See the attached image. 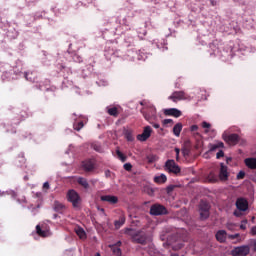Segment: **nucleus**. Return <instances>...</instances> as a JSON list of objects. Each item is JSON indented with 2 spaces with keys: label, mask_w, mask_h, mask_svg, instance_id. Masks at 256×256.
<instances>
[{
  "label": "nucleus",
  "mask_w": 256,
  "mask_h": 256,
  "mask_svg": "<svg viewBox=\"0 0 256 256\" xmlns=\"http://www.w3.org/2000/svg\"><path fill=\"white\" fill-rule=\"evenodd\" d=\"M181 131H183V124L177 123L173 128L175 137H179V135H181Z\"/></svg>",
  "instance_id": "21"
},
{
  "label": "nucleus",
  "mask_w": 256,
  "mask_h": 256,
  "mask_svg": "<svg viewBox=\"0 0 256 256\" xmlns=\"http://www.w3.org/2000/svg\"><path fill=\"white\" fill-rule=\"evenodd\" d=\"M74 231L79 239H87V233H85V230L81 226H76Z\"/></svg>",
  "instance_id": "18"
},
{
  "label": "nucleus",
  "mask_w": 256,
  "mask_h": 256,
  "mask_svg": "<svg viewBox=\"0 0 256 256\" xmlns=\"http://www.w3.org/2000/svg\"><path fill=\"white\" fill-rule=\"evenodd\" d=\"M26 79H29V78H27V74H26Z\"/></svg>",
  "instance_id": "55"
},
{
  "label": "nucleus",
  "mask_w": 256,
  "mask_h": 256,
  "mask_svg": "<svg viewBox=\"0 0 256 256\" xmlns=\"http://www.w3.org/2000/svg\"><path fill=\"white\" fill-rule=\"evenodd\" d=\"M126 235H129L131 238L134 239V241H138V243H143V240L137 238L139 236V232L134 229L127 228L125 229Z\"/></svg>",
  "instance_id": "11"
},
{
  "label": "nucleus",
  "mask_w": 256,
  "mask_h": 256,
  "mask_svg": "<svg viewBox=\"0 0 256 256\" xmlns=\"http://www.w3.org/2000/svg\"><path fill=\"white\" fill-rule=\"evenodd\" d=\"M125 225V218H120L118 221L115 222V228L121 229Z\"/></svg>",
  "instance_id": "25"
},
{
  "label": "nucleus",
  "mask_w": 256,
  "mask_h": 256,
  "mask_svg": "<svg viewBox=\"0 0 256 256\" xmlns=\"http://www.w3.org/2000/svg\"><path fill=\"white\" fill-rule=\"evenodd\" d=\"M144 192L147 193L148 195H153V193H155V189H153L150 186H146L144 187Z\"/></svg>",
  "instance_id": "27"
},
{
  "label": "nucleus",
  "mask_w": 256,
  "mask_h": 256,
  "mask_svg": "<svg viewBox=\"0 0 256 256\" xmlns=\"http://www.w3.org/2000/svg\"><path fill=\"white\" fill-rule=\"evenodd\" d=\"M226 227H227V229H228L229 231H235V227H237V225H235V224H233V223H228V224L226 225Z\"/></svg>",
  "instance_id": "30"
},
{
  "label": "nucleus",
  "mask_w": 256,
  "mask_h": 256,
  "mask_svg": "<svg viewBox=\"0 0 256 256\" xmlns=\"http://www.w3.org/2000/svg\"><path fill=\"white\" fill-rule=\"evenodd\" d=\"M236 207L238 211H247V209H249V203L244 198H238L236 201Z\"/></svg>",
  "instance_id": "9"
},
{
  "label": "nucleus",
  "mask_w": 256,
  "mask_h": 256,
  "mask_svg": "<svg viewBox=\"0 0 256 256\" xmlns=\"http://www.w3.org/2000/svg\"><path fill=\"white\" fill-rule=\"evenodd\" d=\"M164 114L171 117H179L181 115V110L177 108H169L164 110Z\"/></svg>",
  "instance_id": "14"
},
{
  "label": "nucleus",
  "mask_w": 256,
  "mask_h": 256,
  "mask_svg": "<svg viewBox=\"0 0 256 256\" xmlns=\"http://www.w3.org/2000/svg\"><path fill=\"white\" fill-rule=\"evenodd\" d=\"M216 147H217L218 149L221 148V147H224L223 142H218V143L216 144Z\"/></svg>",
  "instance_id": "45"
},
{
  "label": "nucleus",
  "mask_w": 256,
  "mask_h": 256,
  "mask_svg": "<svg viewBox=\"0 0 256 256\" xmlns=\"http://www.w3.org/2000/svg\"><path fill=\"white\" fill-rule=\"evenodd\" d=\"M170 256H179V254H171Z\"/></svg>",
  "instance_id": "53"
},
{
  "label": "nucleus",
  "mask_w": 256,
  "mask_h": 256,
  "mask_svg": "<svg viewBox=\"0 0 256 256\" xmlns=\"http://www.w3.org/2000/svg\"><path fill=\"white\" fill-rule=\"evenodd\" d=\"M244 163L248 169H256V158L250 157L244 160Z\"/></svg>",
  "instance_id": "16"
},
{
  "label": "nucleus",
  "mask_w": 256,
  "mask_h": 256,
  "mask_svg": "<svg viewBox=\"0 0 256 256\" xmlns=\"http://www.w3.org/2000/svg\"><path fill=\"white\" fill-rule=\"evenodd\" d=\"M67 199L72 203L73 207H79V203H81V198L75 190H70L67 193Z\"/></svg>",
  "instance_id": "4"
},
{
  "label": "nucleus",
  "mask_w": 256,
  "mask_h": 256,
  "mask_svg": "<svg viewBox=\"0 0 256 256\" xmlns=\"http://www.w3.org/2000/svg\"><path fill=\"white\" fill-rule=\"evenodd\" d=\"M77 181H78L79 185L84 187V189H89V183L87 182V179H85V178H78Z\"/></svg>",
  "instance_id": "24"
},
{
  "label": "nucleus",
  "mask_w": 256,
  "mask_h": 256,
  "mask_svg": "<svg viewBox=\"0 0 256 256\" xmlns=\"http://www.w3.org/2000/svg\"><path fill=\"white\" fill-rule=\"evenodd\" d=\"M154 182L155 183H166L167 182V176L165 174H160L158 176L154 177Z\"/></svg>",
  "instance_id": "22"
},
{
  "label": "nucleus",
  "mask_w": 256,
  "mask_h": 256,
  "mask_svg": "<svg viewBox=\"0 0 256 256\" xmlns=\"http://www.w3.org/2000/svg\"><path fill=\"white\" fill-rule=\"evenodd\" d=\"M222 139H224L228 145H236V143L239 141V135L229 134V131H224L222 134Z\"/></svg>",
  "instance_id": "2"
},
{
  "label": "nucleus",
  "mask_w": 256,
  "mask_h": 256,
  "mask_svg": "<svg viewBox=\"0 0 256 256\" xmlns=\"http://www.w3.org/2000/svg\"><path fill=\"white\" fill-rule=\"evenodd\" d=\"M240 229L245 231L247 229V220H243L240 224Z\"/></svg>",
  "instance_id": "31"
},
{
  "label": "nucleus",
  "mask_w": 256,
  "mask_h": 256,
  "mask_svg": "<svg viewBox=\"0 0 256 256\" xmlns=\"http://www.w3.org/2000/svg\"><path fill=\"white\" fill-rule=\"evenodd\" d=\"M169 99L171 101H173L174 103H177V101H187V100H190L191 97H189V95H187L183 91H178V92L172 93V95L169 96Z\"/></svg>",
  "instance_id": "3"
},
{
  "label": "nucleus",
  "mask_w": 256,
  "mask_h": 256,
  "mask_svg": "<svg viewBox=\"0 0 256 256\" xmlns=\"http://www.w3.org/2000/svg\"><path fill=\"white\" fill-rule=\"evenodd\" d=\"M251 245H252L254 251L256 252V239L251 240Z\"/></svg>",
  "instance_id": "39"
},
{
  "label": "nucleus",
  "mask_w": 256,
  "mask_h": 256,
  "mask_svg": "<svg viewBox=\"0 0 256 256\" xmlns=\"http://www.w3.org/2000/svg\"><path fill=\"white\" fill-rule=\"evenodd\" d=\"M36 233L40 237H49L51 235V232L49 230H46L45 227L41 225L36 226Z\"/></svg>",
  "instance_id": "13"
},
{
  "label": "nucleus",
  "mask_w": 256,
  "mask_h": 256,
  "mask_svg": "<svg viewBox=\"0 0 256 256\" xmlns=\"http://www.w3.org/2000/svg\"><path fill=\"white\" fill-rule=\"evenodd\" d=\"M119 246H121V241H118L114 245H109L110 249L112 250V253L115 256H121V249L119 248Z\"/></svg>",
  "instance_id": "17"
},
{
  "label": "nucleus",
  "mask_w": 256,
  "mask_h": 256,
  "mask_svg": "<svg viewBox=\"0 0 256 256\" xmlns=\"http://www.w3.org/2000/svg\"><path fill=\"white\" fill-rule=\"evenodd\" d=\"M245 177V172L244 171H240L238 174H237V179H243Z\"/></svg>",
  "instance_id": "35"
},
{
  "label": "nucleus",
  "mask_w": 256,
  "mask_h": 256,
  "mask_svg": "<svg viewBox=\"0 0 256 256\" xmlns=\"http://www.w3.org/2000/svg\"><path fill=\"white\" fill-rule=\"evenodd\" d=\"M63 209H65V205H63V203L56 201L54 203V210L57 211L58 213H61V211H63Z\"/></svg>",
  "instance_id": "23"
},
{
  "label": "nucleus",
  "mask_w": 256,
  "mask_h": 256,
  "mask_svg": "<svg viewBox=\"0 0 256 256\" xmlns=\"http://www.w3.org/2000/svg\"><path fill=\"white\" fill-rule=\"evenodd\" d=\"M82 167L85 171H93V167H94L93 161L91 160L84 161L82 163Z\"/></svg>",
  "instance_id": "20"
},
{
  "label": "nucleus",
  "mask_w": 256,
  "mask_h": 256,
  "mask_svg": "<svg viewBox=\"0 0 256 256\" xmlns=\"http://www.w3.org/2000/svg\"><path fill=\"white\" fill-rule=\"evenodd\" d=\"M100 211H104L103 209H100Z\"/></svg>",
  "instance_id": "56"
},
{
  "label": "nucleus",
  "mask_w": 256,
  "mask_h": 256,
  "mask_svg": "<svg viewBox=\"0 0 256 256\" xmlns=\"http://www.w3.org/2000/svg\"><path fill=\"white\" fill-rule=\"evenodd\" d=\"M234 215H236V217H239V213L237 212H234Z\"/></svg>",
  "instance_id": "51"
},
{
  "label": "nucleus",
  "mask_w": 256,
  "mask_h": 256,
  "mask_svg": "<svg viewBox=\"0 0 256 256\" xmlns=\"http://www.w3.org/2000/svg\"><path fill=\"white\" fill-rule=\"evenodd\" d=\"M127 140H128V141H133V136L128 135V136H127Z\"/></svg>",
  "instance_id": "48"
},
{
  "label": "nucleus",
  "mask_w": 256,
  "mask_h": 256,
  "mask_svg": "<svg viewBox=\"0 0 256 256\" xmlns=\"http://www.w3.org/2000/svg\"><path fill=\"white\" fill-rule=\"evenodd\" d=\"M228 239H230V241H233L234 243H241V241H243L245 238L241 236V234L237 233L228 235Z\"/></svg>",
  "instance_id": "19"
},
{
  "label": "nucleus",
  "mask_w": 256,
  "mask_h": 256,
  "mask_svg": "<svg viewBox=\"0 0 256 256\" xmlns=\"http://www.w3.org/2000/svg\"><path fill=\"white\" fill-rule=\"evenodd\" d=\"M183 247V244H178V245H172V249L175 251H178V249H181Z\"/></svg>",
  "instance_id": "37"
},
{
  "label": "nucleus",
  "mask_w": 256,
  "mask_h": 256,
  "mask_svg": "<svg viewBox=\"0 0 256 256\" xmlns=\"http://www.w3.org/2000/svg\"><path fill=\"white\" fill-rule=\"evenodd\" d=\"M223 155H225V153L223 152V150H220V151L216 154V158H217V159H221V157H223Z\"/></svg>",
  "instance_id": "36"
},
{
  "label": "nucleus",
  "mask_w": 256,
  "mask_h": 256,
  "mask_svg": "<svg viewBox=\"0 0 256 256\" xmlns=\"http://www.w3.org/2000/svg\"><path fill=\"white\" fill-rule=\"evenodd\" d=\"M216 149H218V148H217V145H216V144H213V145H211V147H210V152H211V151H215Z\"/></svg>",
  "instance_id": "43"
},
{
  "label": "nucleus",
  "mask_w": 256,
  "mask_h": 256,
  "mask_svg": "<svg viewBox=\"0 0 256 256\" xmlns=\"http://www.w3.org/2000/svg\"><path fill=\"white\" fill-rule=\"evenodd\" d=\"M175 153H176V160L179 161V153H180L179 148H175Z\"/></svg>",
  "instance_id": "38"
},
{
  "label": "nucleus",
  "mask_w": 256,
  "mask_h": 256,
  "mask_svg": "<svg viewBox=\"0 0 256 256\" xmlns=\"http://www.w3.org/2000/svg\"><path fill=\"white\" fill-rule=\"evenodd\" d=\"M227 237V232L225 230H219L216 233V239L219 243H225V241H227Z\"/></svg>",
  "instance_id": "15"
},
{
  "label": "nucleus",
  "mask_w": 256,
  "mask_h": 256,
  "mask_svg": "<svg viewBox=\"0 0 256 256\" xmlns=\"http://www.w3.org/2000/svg\"><path fill=\"white\" fill-rule=\"evenodd\" d=\"M153 127H154V129H159V127H161V126L159 124H157V123H154Z\"/></svg>",
  "instance_id": "47"
},
{
  "label": "nucleus",
  "mask_w": 256,
  "mask_h": 256,
  "mask_svg": "<svg viewBox=\"0 0 256 256\" xmlns=\"http://www.w3.org/2000/svg\"><path fill=\"white\" fill-rule=\"evenodd\" d=\"M150 213L151 215H165V213H167V209H165L164 206L156 204L150 208Z\"/></svg>",
  "instance_id": "8"
},
{
  "label": "nucleus",
  "mask_w": 256,
  "mask_h": 256,
  "mask_svg": "<svg viewBox=\"0 0 256 256\" xmlns=\"http://www.w3.org/2000/svg\"><path fill=\"white\" fill-rule=\"evenodd\" d=\"M43 189L46 190V191L49 189V182H45L43 184Z\"/></svg>",
  "instance_id": "41"
},
{
  "label": "nucleus",
  "mask_w": 256,
  "mask_h": 256,
  "mask_svg": "<svg viewBox=\"0 0 256 256\" xmlns=\"http://www.w3.org/2000/svg\"><path fill=\"white\" fill-rule=\"evenodd\" d=\"M74 129H76V131H81V129H83V122H79L78 125H74Z\"/></svg>",
  "instance_id": "32"
},
{
  "label": "nucleus",
  "mask_w": 256,
  "mask_h": 256,
  "mask_svg": "<svg viewBox=\"0 0 256 256\" xmlns=\"http://www.w3.org/2000/svg\"><path fill=\"white\" fill-rule=\"evenodd\" d=\"M165 171L173 173L174 175H179V173H181V168L175 163V160H168L165 163Z\"/></svg>",
  "instance_id": "1"
},
{
  "label": "nucleus",
  "mask_w": 256,
  "mask_h": 256,
  "mask_svg": "<svg viewBox=\"0 0 256 256\" xmlns=\"http://www.w3.org/2000/svg\"><path fill=\"white\" fill-rule=\"evenodd\" d=\"M162 241H165V236H161Z\"/></svg>",
  "instance_id": "52"
},
{
  "label": "nucleus",
  "mask_w": 256,
  "mask_h": 256,
  "mask_svg": "<svg viewBox=\"0 0 256 256\" xmlns=\"http://www.w3.org/2000/svg\"><path fill=\"white\" fill-rule=\"evenodd\" d=\"M164 125H168V123H173V120L172 119H165L163 121Z\"/></svg>",
  "instance_id": "40"
},
{
  "label": "nucleus",
  "mask_w": 256,
  "mask_h": 256,
  "mask_svg": "<svg viewBox=\"0 0 256 256\" xmlns=\"http://www.w3.org/2000/svg\"><path fill=\"white\" fill-rule=\"evenodd\" d=\"M182 153H183V155H185V150Z\"/></svg>",
  "instance_id": "54"
},
{
  "label": "nucleus",
  "mask_w": 256,
  "mask_h": 256,
  "mask_svg": "<svg viewBox=\"0 0 256 256\" xmlns=\"http://www.w3.org/2000/svg\"><path fill=\"white\" fill-rule=\"evenodd\" d=\"M231 161V158H227L226 163H229Z\"/></svg>",
  "instance_id": "50"
},
{
  "label": "nucleus",
  "mask_w": 256,
  "mask_h": 256,
  "mask_svg": "<svg viewBox=\"0 0 256 256\" xmlns=\"http://www.w3.org/2000/svg\"><path fill=\"white\" fill-rule=\"evenodd\" d=\"M132 168H133V166H132L130 163L124 164V169H125L126 171H131Z\"/></svg>",
  "instance_id": "33"
},
{
  "label": "nucleus",
  "mask_w": 256,
  "mask_h": 256,
  "mask_svg": "<svg viewBox=\"0 0 256 256\" xmlns=\"http://www.w3.org/2000/svg\"><path fill=\"white\" fill-rule=\"evenodd\" d=\"M109 115H113L114 117L117 115V109L115 107L108 109Z\"/></svg>",
  "instance_id": "29"
},
{
  "label": "nucleus",
  "mask_w": 256,
  "mask_h": 256,
  "mask_svg": "<svg viewBox=\"0 0 256 256\" xmlns=\"http://www.w3.org/2000/svg\"><path fill=\"white\" fill-rule=\"evenodd\" d=\"M211 5H215V1L211 0L210 1Z\"/></svg>",
  "instance_id": "49"
},
{
  "label": "nucleus",
  "mask_w": 256,
  "mask_h": 256,
  "mask_svg": "<svg viewBox=\"0 0 256 256\" xmlns=\"http://www.w3.org/2000/svg\"><path fill=\"white\" fill-rule=\"evenodd\" d=\"M219 177L221 181H227V179H229V171L227 170V166H224L223 163H221Z\"/></svg>",
  "instance_id": "12"
},
{
  "label": "nucleus",
  "mask_w": 256,
  "mask_h": 256,
  "mask_svg": "<svg viewBox=\"0 0 256 256\" xmlns=\"http://www.w3.org/2000/svg\"><path fill=\"white\" fill-rule=\"evenodd\" d=\"M105 175H106V177H111V171L106 170V171H105Z\"/></svg>",
  "instance_id": "46"
},
{
  "label": "nucleus",
  "mask_w": 256,
  "mask_h": 256,
  "mask_svg": "<svg viewBox=\"0 0 256 256\" xmlns=\"http://www.w3.org/2000/svg\"><path fill=\"white\" fill-rule=\"evenodd\" d=\"M197 129H199L198 125L191 126V131H197Z\"/></svg>",
  "instance_id": "44"
},
{
  "label": "nucleus",
  "mask_w": 256,
  "mask_h": 256,
  "mask_svg": "<svg viewBox=\"0 0 256 256\" xmlns=\"http://www.w3.org/2000/svg\"><path fill=\"white\" fill-rule=\"evenodd\" d=\"M250 233H251V235H256V226L251 228Z\"/></svg>",
  "instance_id": "42"
},
{
  "label": "nucleus",
  "mask_w": 256,
  "mask_h": 256,
  "mask_svg": "<svg viewBox=\"0 0 256 256\" xmlns=\"http://www.w3.org/2000/svg\"><path fill=\"white\" fill-rule=\"evenodd\" d=\"M101 201H104L106 203H110V205H115V203H118L119 198L117 196L113 195H103L100 197Z\"/></svg>",
  "instance_id": "10"
},
{
  "label": "nucleus",
  "mask_w": 256,
  "mask_h": 256,
  "mask_svg": "<svg viewBox=\"0 0 256 256\" xmlns=\"http://www.w3.org/2000/svg\"><path fill=\"white\" fill-rule=\"evenodd\" d=\"M175 241V239H173V236H168L167 237V243L168 245H173V242Z\"/></svg>",
  "instance_id": "34"
},
{
  "label": "nucleus",
  "mask_w": 256,
  "mask_h": 256,
  "mask_svg": "<svg viewBox=\"0 0 256 256\" xmlns=\"http://www.w3.org/2000/svg\"><path fill=\"white\" fill-rule=\"evenodd\" d=\"M250 251L251 248H249L247 245H244L234 248L231 253L232 256H247L249 255Z\"/></svg>",
  "instance_id": "5"
},
{
  "label": "nucleus",
  "mask_w": 256,
  "mask_h": 256,
  "mask_svg": "<svg viewBox=\"0 0 256 256\" xmlns=\"http://www.w3.org/2000/svg\"><path fill=\"white\" fill-rule=\"evenodd\" d=\"M209 203L205 202V201H201L200 203V219H207L209 217Z\"/></svg>",
  "instance_id": "6"
},
{
  "label": "nucleus",
  "mask_w": 256,
  "mask_h": 256,
  "mask_svg": "<svg viewBox=\"0 0 256 256\" xmlns=\"http://www.w3.org/2000/svg\"><path fill=\"white\" fill-rule=\"evenodd\" d=\"M116 154H117L118 159H120V161H122V163H125V161H127V157H125V155H123L121 153V151L117 150Z\"/></svg>",
  "instance_id": "26"
},
{
  "label": "nucleus",
  "mask_w": 256,
  "mask_h": 256,
  "mask_svg": "<svg viewBox=\"0 0 256 256\" xmlns=\"http://www.w3.org/2000/svg\"><path fill=\"white\" fill-rule=\"evenodd\" d=\"M151 133H153V128H151V126H146L144 127L143 133L137 136V140L141 142L147 141V139L151 137Z\"/></svg>",
  "instance_id": "7"
},
{
  "label": "nucleus",
  "mask_w": 256,
  "mask_h": 256,
  "mask_svg": "<svg viewBox=\"0 0 256 256\" xmlns=\"http://www.w3.org/2000/svg\"><path fill=\"white\" fill-rule=\"evenodd\" d=\"M202 127H203V129H206L205 133H209V130L211 129V124L204 121V122H202Z\"/></svg>",
  "instance_id": "28"
}]
</instances>
